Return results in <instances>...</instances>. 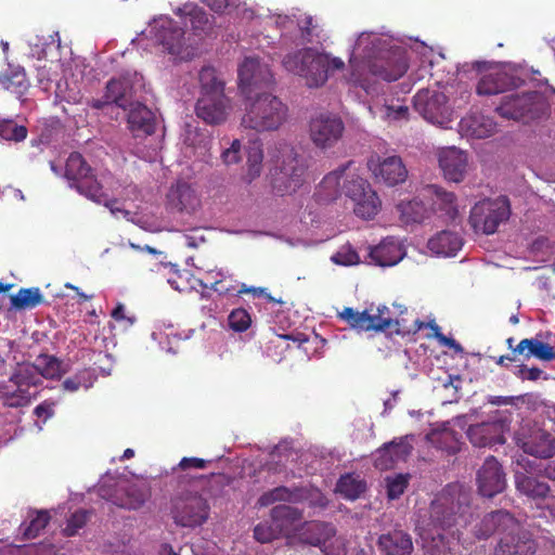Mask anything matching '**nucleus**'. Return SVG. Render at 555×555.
Instances as JSON below:
<instances>
[{"label": "nucleus", "instance_id": "nucleus-1", "mask_svg": "<svg viewBox=\"0 0 555 555\" xmlns=\"http://www.w3.org/2000/svg\"><path fill=\"white\" fill-rule=\"evenodd\" d=\"M288 118V106L276 95L268 92L248 96L241 126L256 132L275 131Z\"/></svg>", "mask_w": 555, "mask_h": 555}, {"label": "nucleus", "instance_id": "nucleus-2", "mask_svg": "<svg viewBox=\"0 0 555 555\" xmlns=\"http://www.w3.org/2000/svg\"><path fill=\"white\" fill-rule=\"evenodd\" d=\"M197 478L189 475L178 477V489L171 498V516L176 525L196 528L204 525L210 512L205 498L194 488Z\"/></svg>", "mask_w": 555, "mask_h": 555}, {"label": "nucleus", "instance_id": "nucleus-3", "mask_svg": "<svg viewBox=\"0 0 555 555\" xmlns=\"http://www.w3.org/2000/svg\"><path fill=\"white\" fill-rule=\"evenodd\" d=\"M65 178L79 194L96 204H103L109 208L112 214L120 212L124 217L130 215L128 210L115 207L117 199L108 198V195L103 191V185L96 180L92 168L81 154L77 152L69 154L65 164Z\"/></svg>", "mask_w": 555, "mask_h": 555}, {"label": "nucleus", "instance_id": "nucleus-4", "mask_svg": "<svg viewBox=\"0 0 555 555\" xmlns=\"http://www.w3.org/2000/svg\"><path fill=\"white\" fill-rule=\"evenodd\" d=\"M495 112L505 119L530 124L547 117L550 105L545 96L538 91L511 93L502 98Z\"/></svg>", "mask_w": 555, "mask_h": 555}, {"label": "nucleus", "instance_id": "nucleus-5", "mask_svg": "<svg viewBox=\"0 0 555 555\" xmlns=\"http://www.w3.org/2000/svg\"><path fill=\"white\" fill-rule=\"evenodd\" d=\"M352 165L353 162L350 160L322 179L319 185V194L323 201L332 202L345 195L354 202L364 196V193L371 189L365 179L350 170Z\"/></svg>", "mask_w": 555, "mask_h": 555}, {"label": "nucleus", "instance_id": "nucleus-6", "mask_svg": "<svg viewBox=\"0 0 555 555\" xmlns=\"http://www.w3.org/2000/svg\"><path fill=\"white\" fill-rule=\"evenodd\" d=\"M306 159L294 149H285L272 171V189L279 196L295 193L306 180Z\"/></svg>", "mask_w": 555, "mask_h": 555}, {"label": "nucleus", "instance_id": "nucleus-7", "mask_svg": "<svg viewBox=\"0 0 555 555\" xmlns=\"http://www.w3.org/2000/svg\"><path fill=\"white\" fill-rule=\"evenodd\" d=\"M511 216V205L506 196L483 199L472 208L469 223L476 232L493 234L499 225Z\"/></svg>", "mask_w": 555, "mask_h": 555}, {"label": "nucleus", "instance_id": "nucleus-8", "mask_svg": "<svg viewBox=\"0 0 555 555\" xmlns=\"http://www.w3.org/2000/svg\"><path fill=\"white\" fill-rule=\"evenodd\" d=\"M415 109L429 122L447 128L451 121L452 108L443 91L420 90L414 95Z\"/></svg>", "mask_w": 555, "mask_h": 555}, {"label": "nucleus", "instance_id": "nucleus-9", "mask_svg": "<svg viewBox=\"0 0 555 555\" xmlns=\"http://www.w3.org/2000/svg\"><path fill=\"white\" fill-rule=\"evenodd\" d=\"M339 318L358 331L377 333L391 331L392 318L386 306L378 307L376 313H370L367 309L359 312L346 307L339 312Z\"/></svg>", "mask_w": 555, "mask_h": 555}, {"label": "nucleus", "instance_id": "nucleus-10", "mask_svg": "<svg viewBox=\"0 0 555 555\" xmlns=\"http://www.w3.org/2000/svg\"><path fill=\"white\" fill-rule=\"evenodd\" d=\"M409 68L408 52L401 47L382 52L369 65L370 73L386 81H396Z\"/></svg>", "mask_w": 555, "mask_h": 555}, {"label": "nucleus", "instance_id": "nucleus-11", "mask_svg": "<svg viewBox=\"0 0 555 555\" xmlns=\"http://www.w3.org/2000/svg\"><path fill=\"white\" fill-rule=\"evenodd\" d=\"M310 138L319 149L333 147L343 137L345 125L340 117L332 114H320L310 120Z\"/></svg>", "mask_w": 555, "mask_h": 555}, {"label": "nucleus", "instance_id": "nucleus-12", "mask_svg": "<svg viewBox=\"0 0 555 555\" xmlns=\"http://www.w3.org/2000/svg\"><path fill=\"white\" fill-rule=\"evenodd\" d=\"M516 444L529 455L539 459L555 456V436L541 428H524L515 436Z\"/></svg>", "mask_w": 555, "mask_h": 555}, {"label": "nucleus", "instance_id": "nucleus-13", "mask_svg": "<svg viewBox=\"0 0 555 555\" xmlns=\"http://www.w3.org/2000/svg\"><path fill=\"white\" fill-rule=\"evenodd\" d=\"M538 551V542L532 533L520 527L507 530L498 541L493 555H534Z\"/></svg>", "mask_w": 555, "mask_h": 555}, {"label": "nucleus", "instance_id": "nucleus-14", "mask_svg": "<svg viewBox=\"0 0 555 555\" xmlns=\"http://www.w3.org/2000/svg\"><path fill=\"white\" fill-rule=\"evenodd\" d=\"M472 516L467 502H434L430 508V518L435 527L449 529L453 526H465Z\"/></svg>", "mask_w": 555, "mask_h": 555}, {"label": "nucleus", "instance_id": "nucleus-15", "mask_svg": "<svg viewBox=\"0 0 555 555\" xmlns=\"http://www.w3.org/2000/svg\"><path fill=\"white\" fill-rule=\"evenodd\" d=\"M273 82V74L268 65L260 63L257 57H245L238 68V87L246 98L253 89L269 86Z\"/></svg>", "mask_w": 555, "mask_h": 555}, {"label": "nucleus", "instance_id": "nucleus-16", "mask_svg": "<svg viewBox=\"0 0 555 555\" xmlns=\"http://www.w3.org/2000/svg\"><path fill=\"white\" fill-rule=\"evenodd\" d=\"M374 178L388 186H395L405 181L408 170L401 157L392 155L385 158L377 156L367 163Z\"/></svg>", "mask_w": 555, "mask_h": 555}, {"label": "nucleus", "instance_id": "nucleus-17", "mask_svg": "<svg viewBox=\"0 0 555 555\" xmlns=\"http://www.w3.org/2000/svg\"><path fill=\"white\" fill-rule=\"evenodd\" d=\"M477 485L479 493L486 498H493L505 489V474L495 457L485 460L477 473Z\"/></svg>", "mask_w": 555, "mask_h": 555}, {"label": "nucleus", "instance_id": "nucleus-18", "mask_svg": "<svg viewBox=\"0 0 555 555\" xmlns=\"http://www.w3.org/2000/svg\"><path fill=\"white\" fill-rule=\"evenodd\" d=\"M155 37L157 41L165 47L168 53L184 59L190 55L186 52L184 29L173 20H162L155 26Z\"/></svg>", "mask_w": 555, "mask_h": 555}, {"label": "nucleus", "instance_id": "nucleus-19", "mask_svg": "<svg viewBox=\"0 0 555 555\" xmlns=\"http://www.w3.org/2000/svg\"><path fill=\"white\" fill-rule=\"evenodd\" d=\"M408 438L400 437L378 448L374 453V466L379 470H388L399 462H405L413 450Z\"/></svg>", "mask_w": 555, "mask_h": 555}, {"label": "nucleus", "instance_id": "nucleus-20", "mask_svg": "<svg viewBox=\"0 0 555 555\" xmlns=\"http://www.w3.org/2000/svg\"><path fill=\"white\" fill-rule=\"evenodd\" d=\"M132 82L129 75L112 78L107 81L102 99L93 100L92 107L101 109L108 104H116L126 109L131 96Z\"/></svg>", "mask_w": 555, "mask_h": 555}, {"label": "nucleus", "instance_id": "nucleus-21", "mask_svg": "<svg viewBox=\"0 0 555 555\" xmlns=\"http://www.w3.org/2000/svg\"><path fill=\"white\" fill-rule=\"evenodd\" d=\"M229 99L224 94L201 95L195 112L198 118L209 125H219L227 119Z\"/></svg>", "mask_w": 555, "mask_h": 555}, {"label": "nucleus", "instance_id": "nucleus-22", "mask_svg": "<svg viewBox=\"0 0 555 555\" xmlns=\"http://www.w3.org/2000/svg\"><path fill=\"white\" fill-rule=\"evenodd\" d=\"M514 87H516L515 77L501 66L495 65L487 67V72L477 83L476 92L479 95H494Z\"/></svg>", "mask_w": 555, "mask_h": 555}, {"label": "nucleus", "instance_id": "nucleus-23", "mask_svg": "<svg viewBox=\"0 0 555 555\" xmlns=\"http://www.w3.org/2000/svg\"><path fill=\"white\" fill-rule=\"evenodd\" d=\"M517 529L515 517L503 509L486 514L476 526L475 534L478 539H487L495 532L504 533L507 530Z\"/></svg>", "mask_w": 555, "mask_h": 555}, {"label": "nucleus", "instance_id": "nucleus-24", "mask_svg": "<svg viewBox=\"0 0 555 555\" xmlns=\"http://www.w3.org/2000/svg\"><path fill=\"white\" fill-rule=\"evenodd\" d=\"M466 435L472 444L478 448L492 447L505 442L503 424L498 421L470 425Z\"/></svg>", "mask_w": 555, "mask_h": 555}, {"label": "nucleus", "instance_id": "nucleus-25", "mask_svg": "<svg viewBox=\"0 0 555 555\" xmlns=\"http://www.w3.org/2000/svg\"><path fill=\"white\" fill-rule=\"evenodd\" d=\"M439 166L448 181L459 183L466 172L467 156L456 147L443 149L439 153Z\"/></svg>", "mask_w": 555, "mask_h": 555}, {"label": "nucleus", "instance_id": "nucleus-26", "mask_svg": "<svg viewBox=\"0 0 555 555\" xmlns=\"http://www.w3.org/2000/svg\"><path fill=\"white\" fill-rule=\"evenodd\" d=\"M127 121L134 137L151 135L156 130L155 114L140 102L130 104Z\"/></svg>", "mask_w": 555, "mask_h": 555}, {"label": "nucleus", "instance_id": "nucleus-27", "mask_svg": "<svg viewBox=\"0 0 555 555\" xmlns=\"http://www.w3.org/2000/svg\"><path fill=\"white\" fill-rule=\"evenodd\" d=\"M323 60L324 53H321L313 48H304L296 52L286 54L282 64L287 72L298 75L305 79L308 65L310 63H314V65L320 66Z\"/></svg>", "mask_w": 555, "mask_h": 555}, {"label": "nucleus", "instance_id": "nucleus-28", "mask_svg": "<svg viewBox=\"0 0 555 555\" xmlns=\"http://www.w3.org/2000/svg\"><path fill=\"white\" fill-rule=\"evenodd\" d=\"M336 534L333 524L325 521H306L298 530V538L302 543L323 547Z\"/></svg>", "mask_w": 555, "mask_h": 555}, {"label": "nucleus", "instance_id": "nucleus-29", "mask_svg": "<svg viewBox=\"0 0 555 555\" xmlns=\"http://www.w3.org/2000/svg\"><path fill=\"white\" fill-rule=\"evenodd\" d=\"M168 205L172 210L191 214L198 206L195 190L185 181H178L167 194Z\"/></svg>", "mask_w": 555, "mask_h": 555}, {"label": "nucleus", "instance_id": "nucleus-30", "mask_svg": "<svg viewBox=\"0 0 555 555\" xmlns=\"http://www.w3.org/2000/svg\"><path fill=\"white\" fill-rule=\"evenodd\" d=\"M404 256L400 243L393 237L383 240L376 246L369 247V257L371 261L380 267H391L397 264Z\"/></svg>", "mask_w": 555, "mask_h": 555}, {"label": "nucleus", "instance_id": "nucleus-31", "mask_svg": "<svg viewBox=\"0 0 555 555\" xmlns=\"http://www.w3.org/2000/svg\"><path fill=\"white\" fill-rule=\"evenodd\" d=\"M149 496L150 491L146 486L129 483L116 489L112 496V502L121 508L138 509L144 505Z\"/></svg>", "mask_w": 555, "mask_h": 555}, {"label": "nucleus", "instance_id": "nucleus-32", "mask_svg": "<svg viewBox=\"0 0 555 555\" xmlns=\"http://www.w3.org/2000/svg\"><path fill=\"white\" fill-rule=\"evenodd\" d=\"M378 545L386 555H411L413 542L411 535L403 530H392L378 538Z\"/></svg>", "mask_w": 555, "mask_h": 555}, {"label": "nucleus", "instance_id": "nucleus-33", "mask_svg": "<svg viewBox=\"0 0 555 555\" xmlns=\"http://www.w3.org/2000/svg\"><path fill=\"white\" fill-rule=\"evenodd\" d=\"M513 353L522 356L524 359L535 358L545 362L555 360L554 348L537 337L521 339L513 349Z\"/></svg>", "mask_w": 555, "mask_h": 555}, {"label": "nucleus", "instance_id": "nucleus-34", "mask_svg": "<svg viewBox=\"0 0 555 555\" xmlns=\"http://www.w3.org/2000/svg\"><path fill=\"white\" fill-rule=\"evenodd\" d=\"M345 66L344 62L339 57H330L328 54L324 53V60L320 66L310 63L308 65L307 75L305 80L308 87L318 88L323 86L331 72L343 69Z\"/></svg>", "mask_w": 555, "mask_h": 555}, {"label": "nucleus", "instance_id": "nucleus-35", "mask_svg": "<svg viewBox=\"0 0 555 555\" xmlns=\"http://www.w3.org/2000/svg\"><path fill=\"white\" fill-rule=\"evenodd\" d=\"M184 24L190 23L192 30L196 34H207L212 25L207 12L194 3H185L182 8L176 10Z\"/></svg>", "mask_w": 555, "mask_h": 555}, {"label": "nucleus", "instance_id": "nucleus-36", "mask_svg": "<svg viewBox=\"0 0 555 555\" xmlns=\"http://www.w3.org/2000/svg\"><path fill=\"white\" fill-rule=\"evenodd\" d=\"M460 127L466 135L483 139L495 132L496 124L491 117L482 114H472L462 118Z\"/></svg>", "mask_w": 555, "mask_h": 555}, {"label": "nucleus", "instance_id": "nucleus-37", "mask_svg": "<svg viewBox=\"0 0 555 555\" xmlns=\"http://www.w3.org/2000/svg\"><path fill=\"white\" fill-rule=\"evenodd\" d=\"M463 242L457 233L443 230L429 238L427 247L440 256H454L462 247Z\"/></svg>", "mask_w": 555, "mask_h": 555}, {"label": "nucleus", "instance_id": "nucleus-38", "mask_svg": "<svg viewBox=\"0 0 555 555\" xmlns=\"http://www.w3.org/2000/svg\"><path fill=\"white\" fill-rule=\"evenodd\" d=\"M273 525L282 534H287L294 525L302 519V512L291 505L280 504L270 512Z\"/></svg>", "mask_w": 555, "mask_h": 555}, {"label": "nucleus", "instance_id": "nucleus-39", "mask_svg": "<svg viewBox=\"0 0 555 555\" xmlns=\"http://www.w3.org/2000/svg\"><path fill=\"white\" fill-rule=\"evenodd\" d=\"M516 489L533 500H547L551 488L546 482L540 481L526 474H517L515 477Z\"/></svg>", "mask_w": 555, "mask_h": 555}, {"label": "nucleus", "instance_id": "nucleus-40", "mask_svg": "<svg viewBox=\"0 0 555 555\" xmlns=\"http://www.w3.org/2000/svg\"><path fill=\"white\" fill-rule=\"evenodd\" d=\"M301 489L288 488L285 486L275 487L269 491L263 492L258 501L257 505L260 507L270 506L276 502H288L295 503L301 499Z\"/></svg>", "mask_w": 555, "mask_h": 555}, {"label": "nucleus", "instance_id": "nucleus-41", "mask_svg": "<svg viewBox=\"0 0 555 555\" xmlns=\"http://www.w3.org/2000/svg\"><path fill=\"white\" fill-rule=\"evenodd\" d=\"M427 440L437 449L455 454L460 451V441L457 434L449 428L431 430L427 436Z\"/></svg>", "mask_w": 555, "mask_h": 555}, {"label": "nucleus", "instance_id": "nucleus-42", "mask_svg": "<svg viewBox=\"0 0 555 555\" xmlns=\"http://www.w3.org/2000/svg\"><path fill=\"white\" fill-rule=\"evenodd\" d=\"M427 326L428 323H425L418 318H415L412 312L410 313L405 309L404 311H401L399 317L392 318L390 334L400 336L414 335L418 333L423 327Z\"/></svg>", "mask_w": 555, "mask_h": 555}, {"label": "nucleus", "instance_id": "nucleus-43", "mask_svg": "<svg viewBox=\"0 0 555 555\" xmlns=\"http://www.w3.org/2000/svg\"><path fill=\"white\" fill-rule=\"evenodd\" d=\"M430 190L435 195V209L440 211L449 220H455L459 215L456 197L454 193L443 190L441 186L431 185Z\"/></svg>", "mask_w": 555, "mask_h": 555}, {"label": "nucleus", "instance_id": "nucleus-44", "mask_svg": "<svg viewBox=\"0 0 555 555\" xmlns=\"http://www.w3.org/2000/svg\"><path fill=\"white\" fill-rule=\"evenodd\" d=\"M353 203L354 214L365 220L373 219L379 212L382 207V202L377 193L372 188L364 193V196H361Z\"/></svg>", "mask_w": 555, "mask_h": 555}, {"label": "nucleus", "instance_id": "nucleus-45", "mask_svg": "<svg viewBox=\"0 0 555 555\" xmlns=\"http://www.w3.org/2000/svg\"><path fill=\"white\" fill-rule=\"evenodd\" d=\"M400 220L405 223H420L427 217V209L422 201L411 199L408 202H400L397 205Z\"/></svg>", "mask_w": 555, "mask_h": 555}, {"label": "nucleus", "instance_id": "nucleus-46", "mask_svg": "<svg viewBox=\"0 0 555 555\" xmlns=\"http://www.w3.org/2000/svg\"><path fill=\"white\" fill-rule=\"evenodd\" d=\"M365 490V481L354 474L343 475L336 483V491L348 500L358 499Z\"/></svg>", "mask_w": 555, "mask_h": 555}, {"label": "nucleus", "instance_id": "nucleus-47", "mask_svg": "<svg viewBox=\"0 0 555 555\" xmlns=\"http://www.w3.org/2000/svg\"><path fill=\"white\" fill-rule=\"evenodd\" d=\"M263 152L260 144L254 143L247 150L246 170L242 179L246 183H251L255 179L260 177L262 171Z\"/></svg>", "mask_w": 555, "mask_h": 555}, {"label": "nucleus", "instance_id": "nucleus-48", "mask_svg": "<svg viewBox=\"0 0 555 555\" xmlns=\"http://www.w3.org/2000/svg\"><path fill=\"white\" fill-rule=\"evenodd\" d=\"M15 387H38L42 384L39 372L33 364L20 365L10 377Z\"/></svg>", "mask_w": 555, "mask_h": 555}, {"label": "nucleus", "instance_id": "nucleus-49", "mask_svg": "<svg viewBox=\"0 0 555 555\" xmlns=\"http://www.w3.org/2000/svg\"><path fill=\"white\" fill-rule=\"evenodd\" d=\"M201 95L224 94V83L211 66H204L199 72Z\"/></svg>", "mask_w": 555, "mask_h": 555}, {"label": "nucleus", "instance_id": "nucleus-50", "mask_svg": "<svg viewBox=\"0 0 555 555\" xmlns=\"http://www.w3.org/2000/svg\"><path fill=\"white\" fill-rule=\"evenodd\" d=\"M43 302V296L38 287L21 288L11 296V304L16 309L35 308Z\"/></svg>", "mask_w": 555, "mask_h": 555}, {"label": "nucleus", "instance_id": "nucleus-51", "mask_svg": "<svg viewBox=\"0 0 555 555\" xmlns=\"http://www.w3.org/2000/svg\"><path fill=\"white\" fill-rule=\"evenodd\" d=\"M51 515L48 511H37L35 517L28 524L23 522L20 527L22 537L26 540L35 539L48 526Z\"/></svg>", "mask_w": 555, "mask_h": 555}, {"label": "nucleus", "instance_id": "nucleus-52", "mask_svg": "<svg viewBox=\"0 0 555 555\" xmlns=\"http://www.w3.org/2000/svg\"><path fill=\"white\" fill-rule=\"evenodd\" d=\"M61 361L56 357L44 353L39 354L34 363L39 372L40 378L44 377L49 379L61 377Z\"/></svg>", "mask_w": 555, "mask_h": 555}, {"label": "nucleus", "instance_id": "nucleus-53", "mask_svg": "<svg viewBox=\"0 0 555 555\" xmlns=\"http://www.w3.org/2000/svg\"><path fill=\"white\" fill-rule=\"evenodd\" d=\"M28 130L25 126L16 124L12 119L0 121V138L7 141L21 142L26 139Z\"/></svg>", "mask_w": 555, "mask_h": 555}, {"label": "nucleus", "instance_id": "nucleus-54", "mask_svg": "<svg viewBox=\"0 0 555 555\" xmlns=\"http://www.w3.org/2000/svg\"><path fill=\"white\" fill-rule=\"evenodd\" d=\"M34 393L26 387H16L14 391L3 393V404L9 408H23L30 403Z\"/></svg>", "mask_w": 555, "mask_h": 555}, {"label": "nucleus", "instance_id": "nucleus-55", "mask_svg": "<svg viewBox=\"0 0 555 555\" xmlns=\"http://www.w3.org/2000/svg\"><path fill=\"white\" fill-rule=\"evenodd\" d=\"M95 377L90 370H82L74 376L66 378L63 382V388L67 391L74 392L81 387L88 389L92 386Z\"/></svg>", "mask_w": 555, "mask_h": 555}, {"label": "nucleus", "instance_id": "nucleus-56", "mask_svg": "<svg viewBox=\"0 0 555 555\" xmlns=\"http://www.w3.org/2000/svg\"><path fill=\"white\" fill-rule=\"evenodd\" d=\"M228 323L234 332H245L251 324L250 314L243 308L234 309L228 318Z\"/></svg>", "mask_w": 555, "mask_h": 555}, {"label": "nucleus", "instance_id": "nucleus-57", "mask_svg": "<svg viewBox=\"0 0 555 555\" xmlns=\"http://www.w3.org/2000/svg\"><path fill=\"white\" fill-rule=\"evenodd\" d=\"M410 475L399 474L393 478H387V495L390 500L399 499L409 485Z\"/></svg>", "mask_w": 555, "mask_h": 555}, {"label": "nucleus", "instance_id": "nucleus-58", "mask_svg": "<svg viewBox=\"0 0 555 555\" xmlns=\"http://www.w3.org/2000/svg\"><path fill=\"white\" fill-rule=\"evenodd\" d=\"M90 513L85 509L76 511L68 518L66 527L63 529V532L66 537L75 535L79 529L85 527L89 519Z\"/></svg>", "mask_w": 555, "mask_h": 555}, {"label": "nucleus", "instance_id": "nucleus-59", "mask_svg": "<svg viewBox=\"0 0 555 555\" xmlns=\"http://www.w3.org/2000/svg\"><path fill=\"white\" fill-rule=\"evenodd\" d=\"M282 533L272 524L260 522L254 528V538L260 543H269L278 539Z\"/></svg>", "mask_w": 555, "mask_h": 555}, {"label": "nucleus", "instance_id": "nucleus-60", "mask_svg": "<svg viewBox=\"0 0 555 555\" xmlns=\"http://www.w3.org/2000/svg\"><path fill=\"white\" fill-rule=\"evenodd\" d=\"M331 259L333 262L341 266H352L360 261L358 253L350 245L343 246Z\"/></svg>", "mask_w": 555, "mask_h": 555}, {"label": "nucleus", "instance_id": "nucleus-61", "mask_svg": "<svg viewBox=\"0 0 555 555\" xmlns=\"http://www.w3.org/2000/svg\"><path fill=\"white\" fill-rule=\"evenodd\" d=\"M4 79L7 80V88L14 87L18 91H22L28 86L26 74L21 67L11 70V74H5Z\"/></svg>", "mask_w": 555, "mask_h": 555}, {"label": "nucleus", "instance_id": "nucleus-62", "mask_svg": "<svg viewBox=\"0 0 555 555\" xmlns=\"http://www.w3.org/2000/svg\"><path fill=\"white\" fill-rule=\"evenodd\" d=\"M516 405L522 404L528 410L538 411L540 408L544 406V402L541 396L537 392H528L524 395H519L515 397Z\"/></svg>", "mask_w": 555, "mask_h": 555}, {"label": "nucleus", "instance_id": "nucleus-63", "mask_svg": "<svg viewBox=\"0 0 555 555\" xmlns=\"http://www.w3.org/2000/svg\"><path fill=\"white\" fill-rule=\"evenodd\" d=\"M209 288L220 295H235L240 286L233 284L231 279L222 278L211 282Z\"/></svg>", "mask_w": 555, "mask_h": 555}, {"label": "nucleus", "instance_id": "nucleus-64", "mask_svg": "<svg viewBox=\"0 0 555 555\" xmlns=\"http://www.w3.org/2000/svg\"><path fill=\"white\" fill-rule=\"evenodd\" d=\"M240 151H241V142H240V140L235 139L231 143V146L225 149L222 152L221 157H222L223 163L225 165H232V164L238 163V160L241 159Z\"/></svg>", "mask_w": 555, "mask_h": 555}]
</instances>
